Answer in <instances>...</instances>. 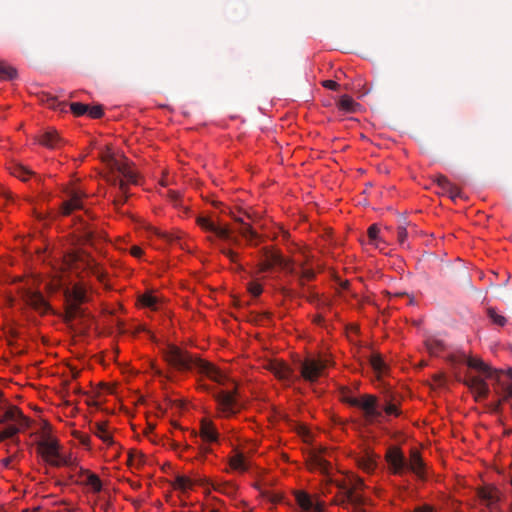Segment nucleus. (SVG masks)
Instances as JSON below:
<instances>
[{
  "label": "nucleus",
  "instance_id": "15",
  "mask_svg": "<svg viewBox=\"0 0 512 512\" xmlns=\"http://www.w3.org/2000/svg\"><path fill=\"white\" fill-rule=\"evenodd\" d=\"M295 500L304 512H323L324 510L323 502L314 501L311 495L304 491H297Z\"/></svg>",
  "mask_w": 512,
  "mask_h": 512
},
{
  "label": "nucleus",
  "instance_id": "23",
  "mask_svg": "<svg viewBox=\"0 0 512 512\" xmlns=\"http://www.w3.org/2000/svg\"><path fill=\"white\" fill-rule=\"evenodd\" d=\"M309 465L311 469L319 470L323 474H328L331 468V464L319 454L311 456Z\"/></svg>",
  "mask_w": 512,
  "mask_h": 512
},
{
  "label": "nucleus",
  "instance_id": "13",
  "mask_svg": "<svg viewBox=\"0 0 512 512\" xmlns=\"http://www.w3.org/2000/svg\"><path fill=\"white\" fill-rule=\"evenodd\" d=\"M197 223L203 229L214 233L217 237H219L222 240L231 241L234 244L238 243L237 238L231 237V230L227 226H220L216 224L213 220L205 216H199L197 218Z\"/></svg>",
  "mask_w": 512,
  "mask_h": 512
},
{
  "label": "nucleus",
  "instance_id": "42",
  "mask_svg": "<svg viewBox=\"0 0 512 512\" xmlns=\"http://www.w3.org/2000/svg\"><path fill=\"white\" fill-rule=\"evenodd\" d=\"M87 114L93 119L101 118L104 114L103 107L101 105L89 106Z\"/></svg>",
  "mask_w": 512,
  "mask_h": 512
},
{
  "label": "nucleus",
  "instance_id": "41",
  "mask_svg": "<svg viewBox=\"0 0 512 512\" xmlns=\"http://www.w3.org/2000/svg\"><path fill=\"white\" fill-rule=\"evenodd\" d=\"M140 302L146 307L155 309L158 303V299L152 294H144L141 296Z\"/></svg>",
  "mask_w": 512,
  "mask_h": 512
},
{
  "label": "nucleus",
  "instance_id": "27",
  "mask_svg": "<svg viewBox=\"0 0 512 512\" xmlns=\"http://www.w3.org/2000/svg\"><path fill=\"white\" fill-rule=\"evenodd\" d=\"M229 465L233 470L244 472L248 469L245 456L240 452H235L229 459Z\"/></svg>",
  "mask_w": 512,
  "mask_h": 512
},
{
  "label": "nucleus",
  "instance_id": "2",
  "mask_svg": "<svg viewBox=\"0 0 512 512\" xmlns=\"http://www.w3.org/2000/svg\"><path fill=\"white\" fill-rule=\"evenodd\" d=\"M385 459L390 471L395 475H402L405 471L413 472L420 479L425 478V464L417 449L410 451L409 461L397 446L388 448Z\"/></svg>",
  "mask_w": 512,
  "mask_h": 512
},
{
  "label": "nucleus",
  "instance_id": "36",
  "mask_svg": "<svg viewBox=\"0 0 512 512\" xmlns=\"http://www.w3.org/2000/svg\"><path fill=\"white\" fill-rule=\"evenodd\" d=\"M195 481L184 475H178L174 480L175 489L186 491L191 489Z\"/></svg>",
  "mask_w": 512,
  "mask_h": 512
},
{
  "label": "nucleus",
  "instance_id": "19",
  "mask_svg": "<svg viewBox=\"0 0 512 512\" xmlns=\"http://www.w3.org/2000/svg\"><path fill=\"white\" fill-rule=\"evenodd\" d=\"M346 500L353 506L351 512H367L362 506L368 503V499L353 489H346Z\"/></svg>",
  "mask_w": 512,
  "mask_h": 512
},
{
  "label": "nucleus",
  "instance_id": "7",
  "mask_svg": "<svg viewBox=\"0 0 512 512\" xmlns=\"http://www.w3.org/2000/svg\"><path fill=\"white\" fill-rule=\"evenodd\" d=\"M231 384L233 385L232 389L227 388L226 390H220L214 394L218 410L225 417L235 415L242 408V405L237 399V387L233 381Z\"/></svg>",
  "mask_w": 512,
  "mask_h": 512
},
{
  "label": "nucleus",
  "instance_id": "45",
  "mask_svg": "<svg viewBox=\"0 0 512 512\" xmlns=\"http://www.w3.org/2000/svg\"><path fill=\"white\" fill-rule=\"evenodd\" d=\"M366 486L364 484V481L363 479L359 478V477H356L354 478L352 481H351V487H349L348 489H353L354 492H357L358 490H362L364 489ZM340 488L342 489H347L346 487L344 486H340Z\"/></svg>",
  "mask_w": 512,
  "mask_h": 512
},
{
  "label": "nucleus",
  "instance_id": "40",
  "mask_svg": "<svg viewBox=\"0 0 512 512\" xmlns=\"http://www.w3.org/2000/svg\"><path fill=\"white\" fill-rule=\"evenodd\" d=\"M70 109L75 116H82L87 114L89 105L80 102H73L70 104Z\"/></svg>",
  "mask_w": 512,
  "mask_h": 512
},
{
  "label": "nucleus",
  "instance_id": "54",
  "mask_svg": "<svg viewBox=\"0 0 512 512\" xmlns=\"http://www.w3.org/2000/svg\"><path fill=\"white\" fill-rule=\"evenodd\" d=\"M142 457H143V454L141 452H139V451H131V452H129L128 460H129V462H132L136 458L141 460Z\"/></svg>",
  "mask_w": 512,
  "mask_h": 512
},
{
  "label": "nucleus",
  "instance_id": "63",
  "mask_svg": "<svg viewBox=\"0 0 512 512\" xmlns=\"http://www.w3.org/2000/svg\"><path fill=\"white\" fill-rule=\"evenodd\" d=\"M13 303H14V299H13L12 297H10V298H9V304H10V305H13Z\"/></svg>",
  "mask_w": 512,
  "mask_h": 512
},
{
  "label": "nucleus",
  "instance_id": "47",
  "mask_svg": "<svg viewBox=\"0 0 512 512\" xmlns=\"http://www.w3.org/2000/svg\"><path fill=\"white\" fill-rule=\"evenodd\" d=\"M397 239L400 245H404L407 239V230L403 225H400L397 230Z\"/></svg>",
  "mask_w": 512,
  "mask_h": 512
},
{
  "label": "nucleus",
  "instance_id": "4",
  "mask_svg": "<svg viewBox=\"0 0 512 512\" xmlns=\"http://www.w3.org/2000/svg\"><path fill=\"white\" fill-rule=\"evenodd\" d=\"M29 423V419L22 414L18 407L9 406L0 415V424L3 425L0 430V442L13 438L18 432L26 429Z\"/></svg>",
  "mask_w": 512,
  "mask_h": 512
},
{
  "label": "nucleus",
  "instance_id": "50",
  "mask_svg": "<svg viewBox=\"0 0 512 512\" xmlns=\"http://www.w3.org/2000/svg\"><path fill=\"white\" fill-rule=\"evenodd\" d=\"M449 181L450 180L444 175H438L435 179V182L441 189H443L444 186H447Z\"/></svg>",
  "mask_w": 512,
  "mask_h": 512
},
{
  "label": "nucleus",
  "instance_id": "35",
  "mask_svg": "<svg viewBox=\"0 0 512 512\" xmlns=\"http://www.w3.org/2000/svg\"><path fill=\"white\" fill-rule=\"evenodd\" d=\"M211 486L215 491L224 493L229 496L235 495L237 491L236 485L229 482L211 483Z\"/></svg>",
  "mask_w": 512,
  "mask_h": 512
},
{
  "label": "nucleus",
  "instance_id": "55",
  "mask_svg": "<svg viewBox=\"0 0 512 512\" xmlns=\"http://www.w3.org/2000/svg\"><path fill=\"white\" fill-rule=\"evenodd\" d=\"M131 255L134 257H141L143 255V250L138 246H132L130 249Z\"/></svg>",
  "mask_w": 512,
  "mask_h": 512
},
{
  "label": "nucleus",
  "instance_id": "10",
  "mask_svg": "<svg viewBox=\"0 0 512 512\" xmlns=\"http://www.w3.org/2000/svg\"><path fill=\"white\" fill-rule=\"evenodd\" d=\"M265 259L258 264V272L264 273L266 271L271 270L275 265L280 266L282 269L287 271L288 273H294L295 268L293 263L289 259L283 258L280 254L276 252H271L268 249L264 250Z\"/></svg>",
  "mask_w": 512,
  "mask_h": 512
},
{
  "label": "nucleus",
  "instance_id": "18",
  "mask_svg": "<svg viewBox=\"0 0 512 512\" xmlns=\"http://www.w3.org/2000/svg\"><path fill=\"white\" fill-rule=\"evenodd\" d=\"M268 369L280 380L291 381L293 377L292 369L284 362L273 361L269 364Z\"/></svg>",
  "mask_w": 512,
  "mask_h": 512
},
{
  "label": "nucleus",
  "instance_id": "39",
  "mask_svg": "<svg viewBox=\"0 0 512 512\" xmlns=\"http://www.w3.org/2000/svg\"><path fill=\"white\" fill-rule=\"evenodd\" d=\"M426 347L430 354L437 355L443 349V343L436 339H430L426 342Z\"/></svg>",
  "mask_w": 512,
  "mask_h": 512
},
{
  "label": "nucleus",
  "instance_id": "16",
  "mask_svg": "<svg viewBox=\"0 0 512 512\" xmlns=\"http://www.w3.org/2000/svg\"><path fill=\"white\" fill-rule=\"evenodd\" d=\"M464 384L469 387L476 399H485L489 394V387L487 383L480 376H467Z\"/></svg>",
  "mask_w": 512,
  "mask_h": 512
},
{
  "label": "nucleus",
  "instance_id": "46",
  "mask_svg": "<svg viewBox=\"0 0 512 512\" xmlns=\"http://www.w3.org/2000/svg\"><path fill=\"white\" fill-rule=\"evenodd\" d=\"M220 252L225 255L229 260L233 263H237L238 254L234 252L233 250L226 248V247H220Z\"/></svg>",
  "mask_w": 512,
  "mask_h": 512
},
{
  "label": "nucleus",
  "instance_id": "38",
  "mask_svg": "<svg viewBox=\"0 0 512 512\" xmlns=\"http://www.w3.org/2000/svg\"><path fill=\"white\" fill-rule=\"evenodd\" d=\"M442 191H443V193H447L452 200H455L457 197L462 196L460 189L456 185H454L451 181L448 182L447 186H444Z\"/></svg>",
  "mask_w": 512,
  "mask_h": 512
},
{
  "label": "nucleus",
  "instance_id": "6",
  "mask_svg": "<svg viewBox=\"0 0 512 512\" xmlns=\"http://www.w3.org/2000/svg\"><path fill=\"white\" fill-rule=\"evenodd\" d=\"M65 320L73 321L78 317L83 316L84 311L81 304L87 301L86 291L79 285H74L65 290Z\"/></svg>",
  "mask_w": 512,
  "mask_h": 512
},
{
  "label": "nucleus",
  "instance_id": "29",
  "mask_svg": "<svg viewBox=\"0 0 512 512\" xmlns=\"http://www.w3.org/2000/svg\"><path fill=\"white\" fill-rule=\"evenodd\" d=\"M300 271H296L292 273L298 277V282L300 285H304L307 281H312L315 278V272L313 269L306 268L304 263L300 264Z\"/></svg>",
  "mask_w": 512,
  "mask_h": 512
},
{
  "label": "nucleus",
  "instance_id": "5",
  "mask_svg": "<svg viewBox=\"0 0 512 512\" xmlns=\"http://www.w3.org/2000/svg\"><path fill=\"white\" fill-rule=\"evenodd\" d=\"M37 449L42 458L51 466L61 467L72 465L71 458L60 452V447L56 439L47 438L41 440L38 443Z\"/></svg>",
  "mask_w": 512,
  "mask_h": 512
},
{
  "label": "nucleus",
  "instance_id": "34",
  "mask_svg": "<svg viewBox=\"0 0 512 512\" xmlns=\"http://www.w3.org/2000/svg\"><path fill=\"white\" fill-rule=\"evenodd\" d=\"M17 77V70L5 63L0 61V79L2 80H13Z\"/></svg>",
  "mask_w": 512,
  "mask_h": 512
},
{
  "label": "nucleus",
  "instance_id": "14",
  "mask_svg": "<svg viewBox=\"0 0 512 512\" xmlns=\"http://www.w3.org/2000/svg\"><path fill=\"white\" fill-rule=\"evenodd\" d=\"M327 361L306 359L301 364V376L309 382H315L326 368Z\"/></svg>",
  "mask_w": 512,
  "mask_h": 512
},
{
  "label": "nucleus",
  "instance_id": "26",
  "mask_svg": "<svg viewBox=\"0 0 512 512\" xmlns=\"http://www.w3.org/2000/svg\"><path fill=\"white\" fill-rule=\"evenodd\" d=\"M466 363L470 368L479 371L486 378H488L489 375H491V372L493 370L490 366H488L486 363H484L481 359L478 358L470 357L467 359Z\"/></svg>",
  "mask_w": 512,
  "mask_h": 512
},
{
  "label": "nucleus",
  "instance_id": "28",
  "mask_svg": "<svg viewBox=\"0 0 512 512\" xmlns=\"http://www.w3.org/2000/svg\"><path fill=\"white\" fill-rule=\"evenodd\" d=\"M95 435L99 437L104 443L108 445L113 444V438L108 430L107 423H96L95 424Z\"/></svg>",
  "mask_w": 512,
  "mask_h": 512
},
{
  "label": "nucleus",
  "instance_id": "17",
  "mask_svg": "<svg viewBox=\"0 0 512 512\" xmlns=\"http://www.w3.org/2000/svg\"><path fill=\"white\" fill-rule=\"evenodd\" d=\"M69 199L62 204L63 215H69L73 210L82 209V198L85 196L83 192L78 190H71L68 193Z\"/></svg>",
  "mask_w": 512,
  "mask_h": 512
},
{
  "label": "nucleus",
  "instance_id": "12",
  "mask_svg": "<svg viewBox=\"0 0 512 512\" xmlns=\"http://www.w3.org/2000/svg\"><path fill=\"white\" fill-rule=\"evenodd\" d=\"M24 303L40 314H46L50 310V306L40 292L33 291L30 288L18 289Z\"/></svg>",
  "mask_w": 512,
  "mask_h": 512
},
{
  "label": "nucleus",
  "instance_id": "52",
  "mask_svg": "<svg viewBox=\"0 0 512 512\" xmlns=\"http://www.w3.org/2000/svg\"><path fill=\"white\" fill-rule=\"evenodd\" d=\"M323 86L331 90H337L339 88V84L334 80H325Z\"/></svg>",
  "mask_w": 512,
  "mask_h": 512
},
{
  "label": "nucleus",
  "instance_id": "61",
  "mask_svg": "<svg viewBox=\"0 0 512 512\" xmlns=\"http://www.w3.org/2000/svg\"><path fill=\"white\" fill-rule=\"evenodd\" d=\"M279 500H280L279 496H272V497H270V501H272V502H278Z\"/></svg>",
  "mask_w": 512,
  "mask_h": 512
},
{
  "label": "nucleus",
  "instance_id": "33",
  "mask_svg": "<svg viewBox=\"0 0 512 512\" xmlns=\"http://www.w3.org/2000/svg\"><path fill=\"white\" fill-rule=\"evenodd\" d=\"M11 174L22 181H27L30 176L34 175V172L21 164H16L11 167Z\"/></svg>",
  "mask_w": 512,
  "mask_h": 512
},
{
  "label": "nucleus",
  "instance_id": "62",
  "mask_svg": "<svg viewBox=\"0 0 512 512\" xmlns=\"http://www.w3.org/2000/svg\"><path fill=\"white\" fill-rule=\"evenodd\" d=\"M203 453H209L211 450L208 447L202 449Z\"/></svg>",
  "mask_w": 512,
  "mask_h": 512
},
{
  "label": "nucleus",
  "instance_id": "37",
  "mask_svg": "<svg viewBox=\"0 0 512 512\" xmlns=\"http://www.w3.org/2000/svg\"><path fill=\"white\" fill-rule=\"evenodd\" d=\"M487 315L493 324L503 327L507 323V319L505 316L497 313L495 308L489 307L487 309Z\"/></svg>",
  "mask_w": 512,
  "mask_h": 512
},
{
  "label": "nucleus",
  "instance_id": "20",
  "mask_svg": "<svg viewBox=\"0 0 512 512\" xmlns=\"http://www.w3.org/2000/svg\"><path fill=\"white\" fill-rule=\"evenodd\" d=\"M200 436L203 441L216 442L219 434L211 421L203 420L201 422Z\"/></svg>",
  "mask_w": 512,
  "mask_h": 512
},
{
  "label": "nucleus",
  "instance_id": "57",
  "mask_svg": "<svg viewBox=\"0 0 512 512\" xmlns=\"http://www.w3.org/2000/svg\"><path fill=\"white\" fill-rule=\"evenodd\" d=\"M11 461H12V457H8V458H5L2 460V464L5 467H9Z\"/></svg>",
  "mask_w": 512,
  "mask_h": 512
},
{
  "label": "nucleus",
  "instance_id": "64",
  "mask_svg": "<svg viewBox=\"0 0 512 512\" xmlns=\"http://www.w3.org/2000/svg\"><path fill=\"white\" fill-rule=\"evenodd\" d=\"M55 102H56V100H55V99H53V103L51 104V107H52V108H56V106H55Z\"/></svg>",
  "mask_w": 512,
  "mask_h": 512
},
{
  "label": "nucleus",
  "instance_id": "21",
  "mask_svg": "<svg viewBox=\"0 0 512 512\" xmlns=\"http://www.w3.org/2000/svg\"><path fill=\"white\" fill-rule=\"evenodd\" d=\"M40 143L48 148H57L61 142L58 132L52 128L47 129L39 139Z\"/></svg>",
  "mask_w": 512,
  "mask_h": 512
},
{
  "label": "nucleus",
  "instance_id": "24",
  "mask_svg": "<svg viewBox=\"0 0 512 512\" xmlns=\"http://www.w3.org/2000/svg\"><path fill=\"white\" fill-rule=\"evenodd\" d=\"M80 231L82 233V235H81L82 240L85 244H90V245L95 244V241L97 238V233L91 225H89L86 221L81 220Z\"/></svg>",
  "mask_w": 512,
  "mask_h": 512
},
{
  "label": "nucleus",
  "instance_id": "58",
  "mask_svg": "<svg viewBox=\"0 0 512 512\" xmlns=\"http://www.w3.org/2000/svg\"><path fill=\"white\" fill-rule=\"evenodd\" d=\"M324 321L323 317L319 314L314 317V322L317 324H321Z\"/></svg>",
  "mask_w": 512,
  "mask_h": 512
},
{
  "label": "nucleus",
  "instance_id": "56",
  "mask_svg": "<svg viewBox=\"0 0 512 512\" xmlns=\"http://www.w3.org/2000/svg\"><path fill=\"white\" fill-rule=\"evenodd\" d=\"M168 196L169 198L173 201V202H176L180 196V194L177 192V191H174V190H169L168 191Z\"/></svg>",
  "mask_w": 512,
  "mask_h": 512
},
{
  "label": "nucleus",
  "instance_id": "30",
  "mask_svg": "<svg viewBox=\"0 0 512 512\" xmlns=\"http://www.w3.org/2000/svg\"><path fill=\"white\" fill-rule=\"evenodd\" d=\"M358 106L359 104L349 95L341 96L338 102L339 109L347 113L355 112Z\"/></svg>",
  "mask_w": 512,
  "mask_h": 512
},
{
  "label": "nucleus",
  "instance_id": "49",
  "mask_svg": "<svg viewBox=\"0 0 512 512\" xmlns=\"http://www.w3.org/2000/svg\"><path fill=\"white\" fill-rule=\"evenodd\" d=\"M79 262L85 264L88 268H92L95 265L94 260L84 253H79Z\"/></svg>",
  "mask_w": 512,
  "mask_h": 512
},
{
  "label": "nucleus",
  "instance_id": "31",
  "mask_svg": "<svg viewBox=\"0 0 512 512\" xmlns=\"http://www.w3.org/2000/svg\"><path fill=\"white\" fill-rule=\"evenodd\" d=\"M359 467L367 472L371 473L374 471V469L377 466L376 456L373 454H367L366 456L362 457L358 461Z\"/></svg>",
  "mask_w": 512,
  "mask_h": 512
},
{
  "label": "nucleus",
  "instance_id": "11",
  "mask_svg": "<svg viewBox=\"0 0 512 512\" xmlns=\"http://www.w3.org/2000/svg\"><path fill=\"white\" fill-rule=\"evenodd\" d=\"M477 496L488 509V512H504L498 503L501 500V493L495 486H483L476 490Z\"/></svg>",
  "mask_w": 512,
  "mask_h": 512
},
{
  "label": "nucleus",
  "instance_id": "43",
  "mask_svg": "<svg viewBox=\"0 0 512 512\" xmlns=\"http://www.w3.org/2000/svg\"><path fill=\"white\" fill-rule=\"evenodd\" d=\"M382 413L384 412L386 415H394V416H399L400 415V410L399 408L397 407L396 404L392 403V402H388L384 407H383V411L380 410Z\"/></svg>",
  "mask_w": 512,
  "mask_h": 512
},
{
  "label": "nucleus",
  "instance_id": "32",
  "mask_svg": "<svg viewBox=\"0 0 512 512\" xmlns=\"http://www.w3.org/2000/svg\"><path fill=\"white\" fill-rule=\"evenodd\" d=\"M369 363H370L371 367L373 368V370L379 376L382 375L387 369V366H386L384 360L382 359L381 355L378 353H374L370 356Z\"/></svg>",
  "mask_w": 512,
  "mask_h": 512
},
{
  "label": "nucleus",
  "instance_id": "3",
  "mask_svg": "<svg viewBox=\"0 0 512 512\" xmlns=\"http://www.w3.org/2000/svg\"><path fill=\"white\" fill-rule=\"evenodd\" d=\"M109 166L113 172H117L121 177H114L112 184L118 186L121 194L114 200L115 206L123 205L127 199V184H137V174L131 169L125 158L117 159L111 157Z\"/></svg>",
  "mask_w": 512,
  "mask_h": 512
},
{
  "label": "nucleus",
  "instance_id": "22",
  "mask_svg": "<svg viewBox=\"0 0 512 512\" xmlns=\"http://www.w3.org/2000/svg\"><path fill=\"white\" fill-rule=\"evenodd\" d=\"M234 220L241 224L238 229L239 233L250 243L256 245L254 240L258 238L257 232L251 227L249 223H245L242 218L234 217Z\"/></svg>",
  "mask_w": 512,
  "mask_h": 512
},
{
  "label": "nucleus",
  "instance_id": "59",
  "mask_svg": "<svg viewBox=\"0 0 512 512\" xmlns=\"http://www.w3.org/2000/svg\"><path fill=\"white\" fill-rule=\"evenodd\" d=\"M157 234H158L160 237H163V238H165V239H166V240H168V241H172V240H173V239H172L169 235H167L166 233L157 232Z\"/></svg>",
  "mask_w": 512,
  "mask_h": 512
},
{
  "label": "nucleus",
  "instance_id": "51",
  "mask_svg": "<svg viewBox=\"0 0 512 512\" xmlns=\"http://www.w3.org/2000/svg\"><path fill=\"white\" fill-rule=\"evenodd\" d=\"M334 503L337 505L343 506L345 508H348L347 505L350 503H349V501L346 500V489H344V492H343L341 498L334 500Z\"/></svg>",
  "mask_w": 512,
  "mask_h": 512
},
{
  "label": "nucleus",
  "instance_id": "44",
  "mask_svg": "<svg viewBox=\"0 0 512 512\" xmlns=\"http://www.w3.org/2000/svg\"><path fill=\"white\" fill-rule=\"evenodd\" d=\"M379 232H380V229L379 227L377 226V224H373L371 225L369 228H368V237H369V240L372 244H375L376 245V241L378 240V235H379Z\"/></svg>",
  "mask_w": 512,
  "mask_h": 512
},
{
  "label": "nucleus",
  "instance_id": "48",
  "mask_svg": "<svg viewBox=\"0 0 512 512\" xmlns=\"http://www.w3.org/2000/svg\"><path fill=\"white\" fill-rule=\"evenodd\" d=\"M248 289H249V292L255 297L259 296L263 291L261 284H259L257 282H251L249 284Z\"/></svg>",
  "mask_w": 512,
  "mask_h": 512
},
{
  "label": "nucleus",
  "instance_id": "8",
  "mask_svg": "<svg viewBox=\"0 0 512 512\" xmlns=\"http://www.w3.org/2000/svg\"><path fill=\"white\" fill-rule=\"evenodd\" d=\"M344 401L353 407L361 408L367 420L379 419L382 412L379 409L378 398L371 394H364L360 398L347 396Z\"/></svg>",
  "mask_w": 512,
  "mask_h": 512
},
{
  "label": "nucleus",
  "instance_id": "53",
  "mask_svg": "<svg viewBox=\"0 0 512 512\" xmlns=\"http://www.w3.org/2000/svg\"><path fill=\"white\" fill-rule=\"evenodd\" d=\"M414 512H434V509L432 506H430L428 504H424V505L415 507Z\"/></svg>",
  "mask_w": 512,
  "mask_h": 512
},
{
  "label": "nucleus",
  "instance_id": "1",
  "mask_svg": "<svg viewBox=\"0 0 512 512\" xmlns=\"http://www.w3.org/2000/svg\"><path fill=\"white\" fill-rule=\"evenodd\" d=\"M163 354L166 362L178 371L197 370L221 385L229 381L228 377L211 363L193 356L176 345H168Z\"/></svg>",
  "mask_w": 512,
  "mask_h": 512
},
{
  "label": "nucleus",
  "instance_id": "9",
  "mask_svg": "<svg viewBox=\"0 0 512 512\" xmlns=\"http://www.w3.org/2000/svg\"><path fill=\"white\" fill-rule=\"evenodd\" d=\"M488 379L495 382V391L503 401L512 399V368L508 370L493 369Z\"/></svg>",
  "mask_w": 512,
  "mask_h": 512
},
{
  "label": "nucleus",
  "instance_id": "25",
  "mask_svg": "<svg viewBox=\"0 0 512 512\" xmlns=\"http://www.w3.org/2000/svg\"><path fill=\"white\" fill-rule=\"evenodd\" d=\"M80 475L86 477L85 480H79L81 483L90 486L95 492L101 491L102 483L96 474L80 470Z\"/></svg>",
  "mask_w": 512,
  "mask_h": 512
},
{
  "label": "nucleus",
  "instance_id": "60",
  "mask_svg": "<svg viewBox=\"0 0 512 512\" xmlns=\"http://www.w3.org/2000/svg\"><path fill=\"white\" fill-rule=\"evenodd\" d=\"M81 443L84 444V445H88L89 444V437L88 436H83L81 438Z\"/></svg>",
  "mask_w": 512,
  "mask_h": 512
}]
</instances>
